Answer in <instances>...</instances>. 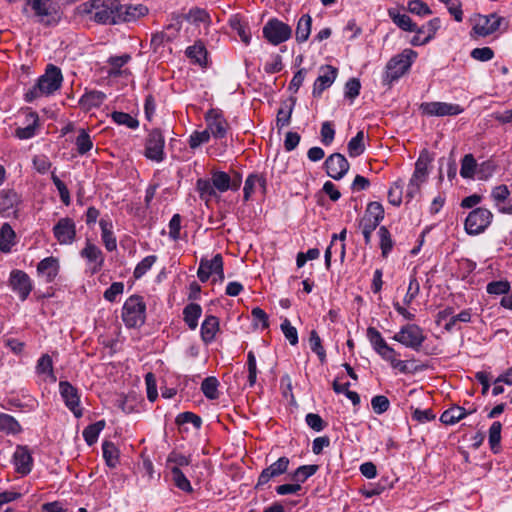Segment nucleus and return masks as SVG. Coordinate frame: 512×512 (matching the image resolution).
<instances>
[{"mask_svg":"<svg viewBox=\"0 0 512 512\" xmlns=\"http://www.w3.org/2000/svg\"><path fill=\"white\" fill-rule=\"evenodd\" d=\"M123 8L117 0H91L83 4V11L101 24H116L119 22Z\"/></svg>","mask_w":512,"mask_h":512,"instance_id":"nucleus-2","label":"nucleus"},{"mask_svg":"<svg viewBox=\"0 0 512 512\" xmlns=\"http://www.w3.org/2000/svg\"><path fill=\"white\" fill-rule=\"evenodd\" d=\"M392 339L406 348L419 351L426 340V335L419 325L406 324L400 328Z\"/></svg>","mask_w":512,"mask_h":512,"instance_id":"nucleus-7","label":"nucleus"},{"mask_svg":"<svg viewBox=\"0 0 512 512\" xmlns=\"http://www.w3.org/2000/svg\"><path fill=\"white\" fill-rule=\"evenodd\" d=\"M219 329L218 318L213 315L206 316L200 329L202 341L206 344L212 343Z\"/></svg>","mask_w":512,"mask_h":512,"instance_id":"nucleus-26","label":"nucleus"},{"mask_svg":"<svg viewBox=\"0 0 512 512\" xmlns=\"http://www.w3.org/2000/svg\"><path fill=\"white\" fill-rule=\"evenodd\" d=\"M493 220L492 212L484 207H476L467 215L464 228L468 235H479L483 233Z\"/></svg>","mask_w":512,"mask_h":512,"instance_id":"nucleus-6","label":"nucleus"},{"mask_svg":"<svg viewBox=\"0 0 512 512\" xmlns=\"http://www.w3.org/2000/svg\"><path fill=\"white\" fill-rule=\"evenodd\" d=\"M486 290L491 295H506L510 291V283L506 280L492 281L487 284Z\"/></svg>","mask_w":512,"mask_h":512,"instance_id":"nucleus-61","label":"nucleus"},{"mask_svg":"<svg viewBox=\"0 0 512 512\" xmlns=\"http://www.w3.org/2000/svg\"><path fill=\"white\" fill-rule=\"evenodd\" d=\"M257 183L263 187L265 186V180L263 178L259 177L258 175L251 174L247 177L245 184H244V188H243L245 201H248L250 199Z\"/></svg>","mask_w":512,"mask_h":512,"instance_id":"nucleus-58","label":"nucleus"},{"mask_svg":"<svg viewBox=\"0 0 512 512\" xmlns=\"http://www.w3.org/2000/svg\"><path fill=\"white\" fill-rule=\"evenodd\" d=\"M121 8H123L121 16L119 17L120 21H132L137 19L140 16H144L148 9L146 6L138 4V5H122Z\"/></svg>","mask_w":512,"mask_h":512,"instance_id":"nucleus-34","label":"nucleus"},{"mask_svg":"<svg viewBox=\"0 0 512 512\" xmlns=\"http://www.w3.org/2000/svg\"><path fill=\"white\" fill-rule=\"evenodd\" d=\"M337 73V69L331 65L322 66L320 68V75L316 78L313 85V96L320 97L323 91L334 83Z\"/></svg>","mask_w":512,"mask_h":512,"instance_id":"nucleus-20","label":"nucleus"},{"mask_svg":"<svg viewBox=\"0 0 512 512\" xmlns=\"http://www.w3.org/2000/svg\"><path fill=\"white\" fill-rule=\"evenodd\" d=\"M16 244V233L9 223H4L0 228V251L10 253Z\"/></svg>","mask_w":512,"mask_h":512,"instance_id":"nucleus-28","label":"nucleus"},{"mask_svg":"<svg viewBox=\"0 0 512 512\" xmlns=\"http://www.w3.org/2000/svg\"><path fill=\"white\" fill-rule=\"evenodd\" d=\"M509 195L510 191L504 184L494 187L491 191V198L497 208L508 200Z\"/></svg>","mask_w":512,"mask_h":512,"instance_id":"nucleus-57","label":"nucleus"},{"mask_svg":"<svg viewBox=\"0 0 512 512\" xmlns=\"http://www.w3.org/2000/svg\"><path fill=\"white\" fill-rule=\"evenodd\" d=\"M501 430L502 424L499 421H495L489 428V445L493 453H498L500 451V442H501Z\"/></svg>","mask_w":512,"mask_h":512,"instance_id":"nucleus-41","label":"nucleus"},{"mask_svg":"<svg viewBox=\"0 0 512 512\" xmlns=\"http://www.w3.org/2000/svg\"><path fill=\"white\" fill-rule=\"evenodd\" d=\"M75 144L78 153L81 155L86 154L93 147V142L90 138V135L84 129L80 130L79 135L76 138Z\"/></svg>","mask_w":512,"mask_h":512,"instance_id":"nucleus-56","label":"nucleus"},{"mask_svg":"<svg viewBox=\"0 0 512 512\" xmlns=\"http://www.w3.org/2000/svg\"><path fill=\"white\" fill-rule=\"evenodd\" d=\"M502 21L503 18L496 14L480 15L473 26V31L483 37L491 35L499 29Z\"/></svg>","mask_w":512,"mask_h":512,"instance_id":"nucleus-19","label":"nucleus"},{"mask_svg":"<svg viewBox=\"0 0 512 512\" xmlns=\"http://www.w3.org/2000/svg\"><path fill=\"white\" fill-rule=\"evenodd\" d=\"M187 56L194 60L195 63L200 66L206 65L207 62V51L202 43H195L193 46H189L186 50Z\"/></svg>","mask_w":512,"mask_h":512,"instance_id":"nucleus-38","label":"nucleus"},{"mask_svg":"<svg viewBox=\"0 0 512 512\" xmlns=\"http://www.w3.org/2000/svg\"><path fill=\"white\" fill-rule=\"evenodd\" d=\"M281 331L283 332L285 338L288 340V342L295 346L298 344V332L297 329L292 326L289 319L285 318L281 325H280Z\"/></svg>","mask_w":512,"mask_h":512,"instance_id":"nucleus-60","label":"nucleus"},{"mask_svg":"<svg viewBox=\"0 0 512 512\" xmlns=\"http://www.w3.org/2000/svg\"><path fill=\"white\" fill-rule=\"evenodd\" d=\"M293 111V106L284 104L281 106L277 112L276 124L278 128H283L289 125L291 120V115Z\"/></svg>","mask_w":512,"mask_h":512,"instance_id":"nucleus-63","label":"nucleus"},{"mask_svg":"<svg viewBox=\"0 0 512 512\" xmlns=\"http://www.w3.org/2000/svg\"><path fill=\"white\" fill-rule=\"evenodd\" d=\"M9 282L12 290L17 293L21 301L26 300L33 289L30 277L22 270L11 271Z\"/></svg>","mask_w":512,"mask_h":512,"instance_id":"nucleus-15","label":"nucleus"},{"mask_svg":"<svg viewBox=\"0 0 512 512\" xmlns=\"http://www.w3.org/2000/svg\"><path fill=\"white\" fill-rule=\"evenodd\" d=\"M378 235L380 238V249L382 256L387 257L394 245L391 234L385 226H381L378 230Z\"/></svg>","mask_w":512,"mask_h":512,"instance_id":"nucleus-48","label":"nucleus"},{"mask_svg":"<svg viewBox=\"0 0 512 512\" xmlns=\"http://www.w3.org/2000/svg\"><path fill=\"white\" fill-rule=\"evenodd\" d=\"M230 26L234 31L237 32L242 42H244L246 45L250 43L251 34L244 22H242L239 18L234 17L230 19Z\"/></svg>","mask_w":512,"mask_h":512,"instance_id":"nucleus-54","label":"nucleus"},{"mask_svg":"<svg viewBox=\"0 0 512 512\" xmlns=\"http://www.w3.org/2000/svg\"><path fill=\"white\" fill-rule=\"evenodd\" d=\"M59 269V260L53 256L44 258L37 265V273L46 283H51L55 280Z\"/></svg>","mask_w":512,"mask_h":512,"instance_id":"nucleus-25","label":"nucleus"},{"mask_svg":"<svg viewBox=\"0 0 512 512\" xmlns=\"http://www.w3.org/2000/svg\"><path fill=\"white\" fill-rule=\"evenodd\" d=\"M325 169L329 177L340 180L349 170V162L340 153H334L325 160Z\"/></svg>","mask_w":512,"mask_h":512,"instance_id":"nucleus-17","label":"nucleus"},{"mask_svg":"<svg viewBox=\"0 0 512 512\" xmlns=\"http://www.w3.org/2000/svg\"><path fill=\"white\" fill-rule=\"evenodd\" d=\"M19 195L13 190H0V214L5 217L16 216Z\"/></svg>","mask_w":512,"mask_h":512,"instance_id":"nucleus-24","label":"nucleus"},{"mask_svg":"<svg viewBox=\"0 0 512 512\" xmlns=\"http://www.w3.org/2000/svg\"><path fill=\"white\" fill-rule=\"evenodd\" d=\"M312 18L309 14L302 15L298 22L295 31L296 41L303 43L308 40L311 33Z\"/></svg>","mask_w":512,"mask_h":512,"instance_id":"nucleus-31","label":"nucleus"},{"mask_svg":"<svg viewBox=\"0 0 512 512\" xmlns=\"http://www.w3.org/2000/svg\"><path fill=\"white\" fill-rule=\"evenodd\" d=\"M289 463V458L283 456L280 457L277 461L272 463L267 468L263 469L258 477V481L255 488L259 489L266 485L271 479L284 474L288 469Z\"/></svg>","mask_w":512,"mask_h":512,"instance_id":"nucleus-18","label":"nucleus"},{"mask_svg":"<svg viewBox=\"0 0 512 512\" xmlns=\"http://www.w3.org/2000/svg\"><path fill=\"white\" fill-rule=\"evenodd\" d=\"M212 181L216 191L226 192L231 188V177L223 171H215L212 173Z\"/></svg>","mask_w":512,"mask_h":512,"instance_id":"nucleus-43","label":"nucleus"},{"mask_svg":"<svg viewBox=\"0 0 512 512\" xmlns=\"http://www.w3.org/2000/svg\"><path fill=\"white\" fill-rule=\"evenodd\" d=\"M104 427H105V421L100 420L91 425H88L83 430V433H82L83 438L89 446H92L93 444H95L97 442L99 434L104 429Z\"/></svg>","mask_w":512,"mask_h":512,"instance_id":"nucleus-37","label":"nucleus"},{"mask_svg":"<svg viewBox=\"0 0 512 512\" xmlns=\"http://www.w3.org/2000/svg\"><path fill=\"white\" fill-rule=\"evenodd\" d=\"M478 164L472 154H466L461 160L460 175L464 179H473L477 172Z\"/></svg>","mask_w":512,"mask_h":512,"instance_id":"nucleus-36","label":"nucleus"},{"mask_svg":"<svg viewBox=\"0 0 512 512\" xmlns=\"http://www.w3.org/2000/svg\"><path fill=\"white\" fill-rule=\"evenodd\" d=\"M470 413L471 412H466L463 407L453 406L442 413L440 421L446 425H453Z\"/></svg>","mask_w":512,"mask_h":512,"instance_id":"nucleus-33","label":"nucleus"},{"mask_svg":"<svg viewBox=\"0 0 512 512\" xmlns=\"http://www.w3.org/2000/svg\"><path fill=\"white\" fill-rule=\"evenodd\" d=\"M365 150L364 132L358 131L356 136L348 142V153L350 157H357Z\"/></svg>","mask_w":512,"mask_h":512,"instance_id":"nucleus-46","label":"nucleus"},{"mask_svg":"<svg viewBox=\"0 0 512 512\" xmlns=\"http://www.w3.org/2000/svg\"><path fill=\"white\" fill-rule=\"evenodd\" d=\"M106 99V95L101 91H90L83 94L79 100L80 106L85 110L97 108Z\"/></svg>","mask_w":512,"mask_h":512,"instance_id":"nucleus-30","label":"nucleus"},{"mask_svg":"<svg viewBox=\"0 0 512 512\" xmlns=\"http://www.w3.org/2000/svg\"><path fill=\"white\" fill-rule=\"evenodd\" d=\"M171 473L173 476L174 484L177 488H179L180 490L187 492V493H191L193 491L190 481L187 479V477L184 475V473L180 470V468L173 467L171 469Z\"/></svg>","mask_w":512,"mask_h":512,"instance_id":"nucleus-50","label":"nucleus"},{"mask_svg":"<svg viewBox=\"0 0 512 512\" xmlns=\"http://www.w3.org/2000/svg\"><path fill=\"white\" fill-rule=\"evenodd\" d=\"M417 55V52L412 49H404L401 53L393 56L386 64L382 78L383 85L390 86L407 73Z\"/></svg>","mask_w":512,"mask_h":512,"instance_id":"nucleus-3","label":"nucleus"},{"mask_svg":"<svg viewBox=\"0 0 512 512\" xmlns=\"http://www.w3.org/2000/svg\"><path fill=\"white\" fill-rule=\"evenodd\" d=\"M318 469V465H302L294 471L291 479L297 484L304 483L309 477L313 476Z\"/></svg>","mask_w":512,"mask_h":512,"instance_id":"nucleus-42","label":"nucleus"},{"mask_svg":"<svg viewBox=\"0 0 512 512\" xmlns=\"http://www.w3.org/2000/svg\"><path fill=\"white\" fill-rule=\"evenodd\" d=\"M27 6L34 11V16L39 23L49 26L58 22V10L53 0H28L23 13H26Z\"/></svg>","mask_w":512,"mask_h":512,"instance_id":"nucleus-8","label":"nucleus"},{"mask_svg":"<svg viewBox=\"0 0 512 512\" xmlns=\"http://www.w3.org/2000/svg\"><path fill=\"white\" fill-rule=\"evenodd\" d=\"M433 158L427 150H422L415 163L414 172L409 180L406 189V198L412 200L420 192L421 185L429 176V166Z\"/></svg>","mask_w":512,"mask_h":512,"instance_id":"nucleus-4","label":"nucleus"},{"mask_svg":"<svg viewBox=\"0 0 512 512\" xmlns=\"http://www.w3.org/2000/svg\"><path fill=\"white\" fill-rule=\"evenodd\" d=\"M384 219V208L380 202H370L359 221L360 228L376 229L380 222Z\"/></svg>","mask_w":512,"mask_h":512,"instance_id":"nucleus-16","label":"nucleus"},{"mask_svg":"<svg viewBox=\"0 0 512 512\" xmlns=\"http://www.w3.org/2000/svg\"><path fill=\"white\" fill-rule=\"evenodd\" d=\"M309 345L312 352H314L319 357V360L323 363L326 359V352L322 346L321 338L315 330L310 332Z\"/></svg>","mask_w":512,"mask_h":512,"instance_id":"nucleus-53","label":"nucleus"},{"mask_svg":"<svg viewBox=\"0 0 512 512\" xmlns=\"http://www.w3.org/2000/svg\"><path fill=\"white\" fill-rule=\"evenodd\" d=\"M62 81L63 76L60 68L49 64L45 73L38 78L36 84L26 91L24 100L31 103L37 98L52 95L60 89Z\"/></svg>","mask_w":512,"mask_h":512,"instance_id":"nucleus-1","label":"nucleus"},{"mask_svg":"<svg viewBox=\"0 0 512 512\" xmlns=\"http://www.w3.org/2000/svg\"><path fill=\"white\" fill-rule=\"evenodd\" d=\"M131 56L129 54H123L121 56H112L108 59V64L110 65V69L108 70V74L110 76H119L121 74V68L129 62Z\"/></svg>","mask_w":512,"mask_h":512,"instance_id":"nucleus-47","label":"nucleus"},{"mask_svg":"<svg viewBox=\"0 0 512 512\" xmlns=\"http://www.w3.org/2000/svg\"><path fill=\"white\" fill-rule=\"evenodd\" d=\"M157 260L156 255H148L142 259L134 269L133 276L135 279L142 278L154 265Z\"/></svg>","mask_w":512,"mask_h":512,"instance_id":"nucleus-52","label":"nucleus"},{"mask_svg":"<svg viewBox=\"0 0 512 512\" xmlns=\"http://www.w3.org/2000/svg\"><path fill=\"white\" fill-rule=\"evenodd\" d=\"M53 235L60 245H71L76 240V224L72 218H60L53 227Z\"/></svg>","mask_w":512,"mask_h":512,"instance_id":"nucleus-12","label":"nucleus"},{"mask_svg":"<svg viewBox=\"0 0 512 512\" xmlns=\"http://www.w3.org/2000/svg\"><path fill=\"white\" fill-rule=\"evenodd\" d=\"M0 430L6 434H17L21 431V426L13 416L0 413Z\"/></svg>","mask_w":512,"mask_h":512,"instance_id":"nucleus-40","label":"nucleus"},{"mask_svg":"<svg viewBox=\"0 0 512 512\" xmlns=\"http://www.w3.org/2000/svg\"><path fill=\"white\" fill-rule=\"evenodd\" d=\"M36 370L38 374H47L53 382L56 381V377L53 373L52 359L48 354H44L39 358Z\"/></svg>","mask_w":512,"mask_h":512,"instance_id":"nucleus-55","label":"nucleus"},{"mask_svg":"<svg viewBox=\"0 0 512 512\" xmlns=\"http://www.w3.org/2000/svg\"><path fill=\"white\" fill-rule=\"evenodd\" d=\"M111 118L118 125H124L130 129H136L139 126L138 120L125 112L115 111L111 114Z\"/></svg>","mask_w":512,"mask_h":512,"instance_id":"nucleus-51","label":"nucleus"},{"mask_svg":"<svg viewBox=\"0 0 512 512\" xmlns=\"http://www.w3.org/2000/svg\"><path fill=\"white\" fill-rule=\"evenodd\" d=\"M263 35L272 45H279L291 37L292 29L278 19H271L264 25Z\"/></svg>","mask_w":512,"mask_h":512,"instance_id":"nucleus-9","label":"nucleus"},{"mask_svg":"<svg viewBox=\"0 0 512 512\" xmlns=\"http://www.w3.org/2000/svg\"><path fill=\"white\" fill-rule=\"evenodd\" d=\"M202 308L199 304L190 303L183 310V318L185 323L191 330L196 329L198 320L201 317Z\"/></svg>","mask_w":512,"mask_h":512,"instance_id":"nucleus-32","label":"nucleus"},{"mask_svg":"<svg viewBox=\"0 0 512 512\" xmlns=\"http://www.w3.org/2000/svg\"><path fill=\"white\" fill-rule=\"evenodd\" d=\"M223 258L216 254L211 260L201 259L197 276L201 282H206L212 274L222 273Z\"/></svg>","mask_w":512,"mask_h":512,"instance_id":"nucleus-23","label":"nucleus"},{"mask_svg":"<svg viewBox=\"0 0 512 512\" xmlns=\"http://www.w3.org/2000/svg\"><path fill=\"white\" fill-rule=\"evenodd\" d=\"M440 27L441 20L439 18H433L430 21H428L425 25H422L421 27L417 26V29L414 30L413 32L425 35V37L430 42L434 38L436 32L439 30Z\"/></svg>","mask_w":512,"mask_h":512,"instance_id":"nucleus-45","label":"nucleus"},{"mask_svg":"<svg viewBox=\"0 0 512 512\" xmlns=\"http://www.w3.org/2000/svg\"><path fill=\"white\" fill-rule=\"evenodd\" d=\"M207 130L210 135L216 139H222L226 136L228 123L219 109H210L205 115Z\"/></svg>","mask_w":512,"mask_h":512,"instance_id":"nucleus-14","label":"nucleus"},{"mask_svg":"<svg viewBox=\"0 0 512 512\" xmlns=\"http://www.w3.org/2000/svg\"><path fill=\"white\" fill-rule=\"evenodd\" d=\"M388 16L391 18L393 23L398 26L400 29L408 32H413L417 29V25L412 21V19L406 15L401 14L397 9L390 8L388 9Z\"/></svg>","mask_w":512,"mask_h":512,"instance_id":"nucleus-29","label":"nucleus"},{"mask_svg":"<svg viewBox=\"0 0 512 512\" xmlns=\"http://www.w3.org/2000/svg\"><path fill=\"white\" fill-rule=\"evenodd\" d=\"M80 255L91 264L90 270L92 274H96L102 269L104 256L100 248L95 244L87 241L85 247L81 250Z\"/></svg>","mask_w":512,"mask_h":512,"instance_id":"nucleus-22","label":"nucleus"},{"mask_svg":"<svg viewBox=\"0 0 512 512\" xmlns=\"http://www.w3.org/2000/svg\"><path fill=\"white\" fill-rule=\"evenodd\" d=\"M407 9L409 12L419 16L432 14V10L429 8V6L421 0H409Z\"/></svg>","mask_w":512,"mask_h":512,"instance_id":"nucleus-64","label":"nucleus"},{"mask_svg":"<svg viewBox=\"0 0 512 512\" xmlns=\"http://www.w3.org/2000/svg\"><path fill=\"white\" fill-rule=\"evenodd\" d=\"M403 196V183L401 181H396L390 187L388 191V201L390 204L394 206H399L402 202Z\"/></svg>","mask_w":512,"mask_h":512,"instance_id":"nucleus-62","label":"nucleus"},{"mask_svg":"<svg viewBox=\"0 0 512 512\" xmlns=\"http://www.w3.org/2000/svg\"><path fill=\"white\" fill-rule=\"evenodd\" d=\"M27 126L18 127L15 130V135L21 140L30 139L36 135V129L38 127L39 117L37 113L30 112L26 115Z\"/></svg>","mask_w":512,"mask_h":512,"instance_id":"nucleus-27","label":"nucleus"},{"mask_svg":"<svg viewBox=\"0 0 512 512\" xmlns=\"http://www.w3.org/2000/svg\"><path fill=\"white\" fill-rule=\"evenodd\" d=\"M391 367L393 369H397L399 372L406 374V373H416L423 371L427 368V365L420 364L415 366H409L408 361L399 360L398 358L393 361L391 364Z\"/></svg>","mask_w":512,"mask_h":512,"instance_id":"nucleus-59","label":"nucleus"},{"mask_svg":"<svg viewBox=\"0 0 512 512\" xmlns=\"http://www.w3.org/2000/svg\"><path fill=\"white\" fill-rule=\"evenodd\" d=\"M103 457L106 461V464L114 468L119 462V451L114 443L110 441H105L102 444Z\"/></svg>","mask_w":512,"mask_h":512,"instance_id":"nucleus-39","label":"nucleus"},{"mask_svg":"<svg viewBox=\"0 0 512 512\" xmlns=\"http://www.w3.org/2000/svg\"><path fill=\"white\" fill-rule=\"evenodd\" d=\"M59 392L66 407L74 414L76 418L82 417V409L80 407V396L77 388L68 381H60Z\"/></svg>","mask_w":512,"mask_h":512,"instance_id":"nucleus-13","label":"nucleus"},{"mask_svg":"<svg viewBox=\"0 0 512 512\" xmlns=\"http://www.w3.org/2000/svg\"><path fill=\"white\" fill-rule=\"evenodd\" d=\"M420 110L427 116L444 117L459 115L464 111V108L458 104L433 101L422 103Z\"/></svg>","mask_w":512,"mask_h":512,"instance_id":"nucleus-10","label":"nucleus"},{"mask_svg":"<svg viewBox=\"0 0 512 512\" xmlns=\"http://www.w3.org/2000/svg\"><path fill=\"white\" fill-rule=\"evenodd\" d=\"M146 305L143 298L132 295L122 307V320L128 328L140 327L145 322Z\"/></svg>","mask_w":512,"mask_h":512,"instance_id":"nucleus-5","label":"nucleus"},{"mask_svg":"<svg viewBox=\"0 0 512 512\" xmlns=\"http://www.w3.org/2000/svg\"><path fill=\"white\" fill-rule=\"evenodd\" d=\"M181 21L176 19L175 23H172L166 27V29L158 35L153 36L152 42L162 43L164 40L171 41L180 30Z\"/></svg>","mask_w":512,"mask_h":512,"instance_id":"nucleus-49","label":"nucleus"},{"mask_svg":"<svg viewBox=\"0 0 512 512\" xmlns=\"http://www.w3.org/2000/svg\"><path fill=\"white\" fill-rule=\"evenodd\" d=\"M165 139L159 129H153L148 134L145 143V156L155 162H162L165 158L164 153Z\"/></svg>","mask_w":512,"mask_h":512,"instance_id":"nucleus-11","label":"nucleus"},{"mask_svg":"<svg viewBox=\"0 0 512 512\" xmlns=\"http://www.w3.org/2000/svg\"><path fill=\"white\" fill-rule=\"evenodd\" d=\"M196 190L200 198L205 202H209L213 197L217 196L212 179H198L196 182Z\"/></svg>","mask_w":512,"mask_h":512,"instance_id":"nucleus-35","label":"nucleus"},{"mask_svg":"<svg viewBox=\"0 0 512 512\" xmlns=\"http://www.w3.org/2000/svg\"><path fill=\"white\" fill-rule=\"evenodd\" d=\"M13 464L17 473L28 475L33 467V458L27 446L18 445L13 454Z\"/></svg>","mask_w":512,"mask_h":512,"instance_id":"nucleus-21","label":"nucleus"},{"mask_svg":"<svg viewBox=\"0 0 512 512\" xmlns=\"http://www.w3.org/2000/svg\"><path fill=\"white\" fill-rule=\"evenodd\" d=\"M218 386L219 382L215 377H207L201 384V391L206 398L215 400L219 397Z\"/></svg>","mask_w":512,"mask_h":512,"instance_id":"nucleus-44","label":"nucleus"}]
</instances>
